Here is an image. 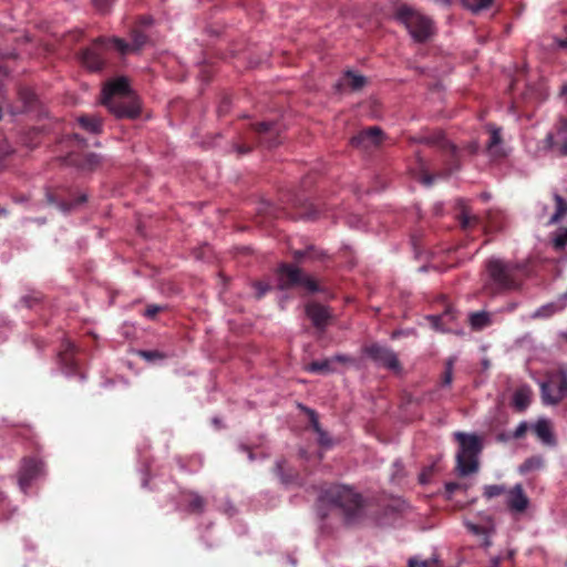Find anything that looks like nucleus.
Here are the masks:
<instances>
[{
	"label": "nucleus",
	"instance_id": "nucleus-1",
	"mask_svg": "<svg viewBox=\"0 0 567 567\" xmlns=\"http://www.w3.org/2000/svg\"><path fill=\"white\" fill-rule=\"evenodd\" d=\"M101 103L116 118L135 120L141 115V103L137 95L131 90L126 78L109 81L103 90Z\"/></svg>",
	"mask_w": 567,
	"mask_h": 567
},
{
	"label": "nucleus",
	"instance_id": "nucleus-2",
	"mask_svg": "<svg viewBox=\"0 0 567 567\" xmlns=\"http://www.w3.org/2000/svg\"><path fill=\"white\" fill-rule=\"evenodd\" d=\"M421 143L426 144L429 146H433L439 148L442 152L443 156V169L435 174H431L425 169V164L423 159L419 157V164L421 168L420 181L425 186H431L435 179V177H447L454 172L460 169V156L458 151L454 144L445 138V135L441 132H433L426 136L421 138Z\"/></svg>",
	"mask_w": 567,
	"mask_h": 567
},
{
	"label": "nucleus",
	"instance_id": "nucleus-3",
	"mask_svg": "<svg viewBox=\"0 0 567 567\" xmlns=\"http://www.w3.org/2000/svg\"><path fill=\"white\" fill-rule=\"evenodd\" d=\"M320 501L339 509L346 524L351 525L362 517L363 498L352 488L343 485H333L323 491Z\"/></svg>",
	"mask_w": 567,
	"mask_h": 567
},
{
	"label": "nucleus",
	"instance_id": "nucleus-4",
	"mask_svg": "<svg viewBox=\"0 0 567 567\" xmlns=\"http://www.w3.org/2000/svg\"><path fill=\"white\" fill-rule=\"evenodd\" d=\"M455 439L460 444L456 454V468L461 476H467L478 470L477 455L482 450L480 439L474 434L456 432Z\"/></svg>",
	"mask_w": 567,
	"mask_h": 567
},
{
	"label": "nucleus",
	"instance_id": "nucleus-5",
	"mask_svg": "<svg viewBox=\"0 0 567 567\" xmlns=\"http://www.w3.org/2000/svg\"><path fill=\"white\" fill-rule=\"evenodd\" d=\"M396 19L405 25L409 33L416 42H425L433 35V21L409 6H401L396 10Z\"/></svg>",
	"mask_w": 567,
	"mask_h": 567
},
{
	"label": "nucleus",
	"instance_id": "nucleus-6",
	"mask_svg": "<svg viewBox=\"0 0 567 567\" xmlns=\"http://www.w3.org/2000/svg\"><path fill=\"white\" fill-rule=\"evenodd\" d=\"M252 143L268 148L277 146L279 141V125L274 122H260L251 127L248 136L241 144H236L235 148L239 155L249 153L252 150Z\"/></svg>",
	"mask_w": 567,
	"mask_h": 567
},
{
	"label": "nucleus",
	"instance_id": "nucleus-7",
	"mask_svg": "<svg viewBox=\"0 0 567 567\" xmlns=\"http://www.w3.org/2000/svg\"><path fill=\"white\" fill-rule=\"evenodd\" d=\"M113 49L111 38L99 37L80 51L81 64L90 72H101L107 63V51Z\"/></svg>",
	"mask_w": 567,
	"mask_h": 567
},
{
	"label": "nucleus",
	"instance_id": "nucleus-8",
	"mask_svg": "<svg viewBox=\"0 0 567 567\" xmlns=\"http://www.w3.org/2000/svg\"><path fill=\"white\" fill-rule=\"evenodd\" d=\"M278 281L281 290L293 287H302L309 293L321 291L319 284L310 276L306 275L300 268L282 262L278 267Z\"/></svg>",
	"mask_w": 567,
	"mask_h": 567
},
{
	"label": "nucleus",
	"instance_id": "nucleus-9",
	"mask_svg": "<svg viewBox=\"0 0 567 567\" xmlns=\"http://www.w3.org/2000/svg\"><path fill=\"white\" fill-rule=\"evenodd\" d=\"M487 272L497 290H511L517 287L515 267L501 259H491L486 265Z\"/></svg>",
	"mask_w": 567,
	"mask_h": 567
},
{
	"label": "nucleus",
	"instance_id": "nucleus-10",
	"mask_svg": "<svg viewBox=\"0 0 567 567\" xmlns=\"http://www.w3.org/2000/svg\"><path fill=\"white\" fill-rule=\"evenodd\" d=\"M131 42L122 38L111 37L113 49L121 55L138 52L147 43L148 37L138 28H134L130 33Z\"/></svg>",
	"mask_w": 567,
	"mask_h": 567
},
{
	"label": "nucleus",
	"instance_id": "nucleus-11",
	"mask_svg": "<svg viewBox=\"0 0 567 567\" xmlns=\"http://www.w3.org/2000/svg\"><path fill=\"white\" fill-rule=\"evenodd\" d=\"M545 144L558 156H567V118H559L554 132L547 134Z\"/></svg>",
	"mask_w": 567,
	"mask_h": 567
},
{
	"label": "nucleus",
	"instance_id": "nucleus-12",
	"mask_svg": "<svg viewBox=\"0 0 567 567\" xmlns=\"http://www.w3.org/2000/svg\"><path fill=\"white\" fill-rule=\"evenodd\" d=\"M383 132L378 126H371L360 131L351 138V145L362 151H370L381 145Z\"/></svg>",
	"mask_w": 567,
	"mask_h": 567
},
{
	"label": "nucleus",
	"instance_id": "nucleus-13",
	"mask_svg": "<svg viewBox=\"0 0 567 567\" xmlns=\"http://www.w3.org/2000/svg\"><path fill=\"white\" fill-rule=\"evenodd\" d=\"M364 353L374 362L390 369L399 370L400 362L396 354L389 348L380 344H371L364 348Z\"/></svg>",
	"mask_w": 567,
	"mask_h": 567
},
{
	"label": "nucleus",
	"instance_id": "nucleus-14",
	"mask_svg": "<svg viewBox=\"0 0 567 567\" xmlns=\"http://www.w3.org/2000/svg\"><path fill=\"white\" fill-rule=\"evenodd\" d=\"M305 312L318 331H326L332 318L328 307L316 301H310L305 306Z\"/></svg>",
	"mask_w": 567,
	"mask_h": 567
},
{
	"label": "nucleus",
	"instance_id": "nucleus-15",
	"mask_svg": "<svg viewBox=\"0 0 567 567\" xmlns=\"http://www.w3.org/2000/svg\"><path fill=\"white\" fill-rule=\"evenodd\" d=\"M354 360L346 354H336L323 360L312 361L306 368L307 371L317 374H330L336 372L334 363H353Z\"/></svg>",
	"mask_w": 567,
	"mask_h": 567
},
{
	"label": "nucleus",
	"instance_id": "nucleus-16",
	"mask_svg": "<svg viewBox=\"0 0 567 567\" xmlns=\"http://www.w3.org/2000/svg\"><path fill=\"white\" fill-rule=\"evenodd\" d=\"M69 165L76 166L83 171H94L101 165V156L95 153L71 152L65 157Z\"/></svg>",
	"mask_w": 567,
	"mask_h": 567
},
{
	"label": "nucleus",
	"instance_id": "nucleus-17",
	"mask_svg": "<svg viewBox=\"0 0 567 567\" xmlns=\"http://www.w3.org/2000/svg\"><path fill=\"white\" fill-rule=\"evenodd\" d=\"M43 468V463L35 458H24L19 472L20 487L25 491L31 482L37 478Z\"/></svg>",
	"mask_w": 567,
	"mask_h": 567
},
{
	"label": "nucleus",
	"instance_id": "nucleus-18",
	"mask_svg": "<svg viewBox=\"0 0 567 567\" xmlns=\"http://www.w3.org/2000/svg\"><path fill=\"white\" fill-rule=\"evenodd\" d=\"M506 503L509 511L514 513H523L527 508L529 499L520 484L515 485L508 491Z\"/></svg>",
	"mask_w": 567,
	"mask_h": 567
},
{
	"label": "nucleus",
	"instance_id": "nucleus-19",
	"mask_svg": "<svg viewBox=\"0 0 567 567\" xmlns=\"http://www.w3.org/2000/svg\"><path fill=\"white\" fill-rule=\"evenodd\" d=\"M182 501L185 504V511L189 514L200 515L207 505V499L194 491H183Z\"/></svg>",
	"mask_w": 567,
	"mask_h": 567
},
{
	"label": "nucleus",
	"instance_id": "nucleus-20",
	"mask_svg": "<svg viewBox=\"0 0 567 567\" xmlns=\"http://www.w3.org/2000/svg\"><path fill=\"white\" fill-rule=\"evenodd\" d=\"M565 396V390L560 382L554 380L542 384V399L546 404H558Z\"/></svg>",
	"mask_w": 567,
	"mask_h": 567
},
{
	"label": "nucleus",
	"instance_id": "nucleus-21",
	"mask_svg": "<svg viewBox=\"0 0 567 567\" xmlns=\"http://www.w3.org/2000/svg\"><path fill=\"white\" fill-rule=\"evenodd\" d=\"M75 353V347L71 342H65L63 350L59 353L60 362L68 374H75L79 371Z\"/></svg>",
	"mask_w": 567,
	"mask_h": 567
},
{
	"label": "nucleus",
	"instance_id": "nucleus-22",
	"mask_svg": "<svg viewBox=\"0 0 567 567\" xmlns=\"http://www.w3.org/2000/svg\"><path fill=\"white\" fill-rule=\"evenodd\" d=\"M274 471L284 485L299 484L300 477L298 471L288 467L285 460L277 461Z\"/></svg>",
	"mask_w": 567,
	"mask_h": 567
},
{
	"label": "nucleus",
	"instance_id": "nucleus-23",
	"mask_svg": "<svg viewBox=\"0 0 567 567\" xmlns=\"http://www.w3.org/2000/svg\"><path fill=\"white\" fill-rule=\"evenodd\" d=\"M456 218L458 219L462 229L466 230L478 223V218L472 215L471 209L464 199L460 198L456 200Z\"/></svg>",
	"mask_w": 567,
	"mask_h": 567
},
{
	"label": "nucleus",
	"instance_id": "nucleus-24",
	"mask_svg": "<svg viewBox=\"0 0 567 567\" xmlns=\"http://www.w3.org/2000/svg\"><path fill=\"white\" fill-rule=\"evenodd\" d=\"M426 319L435 330L446 331L450 329L447 324L455 319V311L449 306L441 315H431Z\"/></svg>",
	"mask_w": 567,
	"mask_h": 567
},
{
	"label": "nucleus",
	"instance_id": "nucleus-25",
	"mask_svg": "<svg viewBox=\"0 0 567 567\" xmlns=\"http://www.w3.org/2000/svg\"><path fill=\"white\" fill-rule=\"evenodd\" d=\"M18 95L22 106L13 110L12 113H21L33 109L37 102V96L31 89L21 87L18 92Z\"/></svg>",
	"mask_w": 567,
	"mask_h": 567
},
{
	"label": "nucleus",
	"instance_id": "nucleus-26",
	"mask_svg": "<svg viewBox=\"0 0 567 567\" xmlns=\"http://www.w3.org/2000/svg\"><path fill=\"white\" fill-rule=\"evenodd\" d=\"M79 125L89 133L100 134L102 132V120L96 115H82L78 117Z\"/></svg>",
	"mask_w": 567,
	"mask_h": 567
},
{
	"label": "nucleus",
	"instance_id": "nucleus-27",
	"mask_svg": "<svg viewBox=\"0 0 567 567\" xmlns=\"http://www.w3.org/2000/svg\"><path fill=\"white\" fill-rule=\"evenodd\" d=\"M365 78L351 71H347L341 78L340 85L348 86L352 91H359L365 85Z\"/></svg>",
	"mask_w": 567,
	"mask_h": 567
},
{
	"label": "nucleus",
	"instance_id": "nucleus-28",
	"mask_svg": "<svg viewBox=\"0 0 567 567\" xmlns=\"http://www.w3.org/2000/svg\"><path fill=\"white\" fill-rule=\"evenodd\" d=\"M530 396L532 392L528 388L523 386L517 389L513 395L514 408L519 412L526 410L530 403Z\"/></svg>",
	"mask_w": 567,
	"mask_h": 567
},
{
	"label": "nucleus",
	"instance_id": "nucleus-29",
	"mask_svg": "<svg viewBox=\"0 0 567 567\" xmlns=\"http://www.w3.org/2000/svg\"><path fill=\"white\" fill-rule=\"evenodd\" d=\"M534 431L537 437L545 444H554L555 440L551 433L550 424L546 420H539L535 424Z\"/></svg>",
	"mask_w": 567,
	"mask_h": 567
},
{
	"label": "nucleus",
	"instance_id": "nucleus-30",
	"mask_svg": "<svg viewBox=\"0 0 567 567\" xmlns=\"http://www.w3.org/2000/svg\"><path fill=\"white\" fill-rule=\"evenodd\" d=\"M470 323L474 330H481L491 324L489 315L485 311L473 312L470 315Z\"/></svg>",
	"mask_w": 567,
	"mask_h": 567
},
{
	"label": "nucleus",
	"instance_id": "nucleus-31",
	"mask_svg": "<svg viewBox=\"0 0 567 567\" xmlns=\"http://www.w3.org/2000/svg\"><path fill=\"white\" fill-rule=\"evenodd\" d=\"M322 257V252L318 251L313 246H309L303 250H295L292 252V258L296 262H302L303 259H320Z\"/></svg>",
	"mask_w": 567,
	"mask_h": 567
},
{
	"label": "nucleus",
	"instance_id": "nucleus-32",
	"mask_svg": "<svg viewBox=\"0 0 567 567\" xmlns=\"http://www.w3.org/2000/svg\"><path fill=\"white\" fill-rule=\"evenodd\" d=\"M502 143L501 130L493 127L489 131V140L487 142V150L493 155H499L498 146Z\"/></svg>",
	"mask_w": 567,
	"mask_h": 567
},
{
	"label": "nucleus",
	"instance_id": "nucleus-33",
	"mask_svg": "<svg viewBox=\"0 0 567 567\" xmlns=\"http://www.w3.org/2000/svg\"><path fill=\"white\" fill-rule=\"evenodd\" d=\"M556 203V212L550 218V223H558L561 218L567 216V202L558 194L554 196Z\"/></svg>",
	"mask_w": 567,
	"mask_h": 567
},
{
	"label": "nucleus",
	"instance_id": "nucleus-34",
	"mask_svg": "<svg viewBox=\"0 0 567 567\" xmlns=\"http://www.w3.org/2000/svg\"><path fill=\"white\" fill-rule=\"evenodd\" d=\"M544 465V460L542 456H532L519 466V472L522 474H526L532 471H536L542 468Z\"/></svg>",
	"mask_w": 567,
	"mask_h": 567
},
{
	"label": "nucleus",
	"instance_id": "nucleus-35",
	"mask_svg": "<svg viewBox=\"0 0 567 567\" xmlns=\"http://www.w3.org/2000/svg\"><path fill=\"white\" fill-rule=\"evenodd\" d=\"M494 0H464V6L473 13H478L482 10L488 9Z\"/></svg>",
	"mask_w": 567,
	"mask_h": 567
},
{
	"label": "nucleus",
	"instance_id": "nucleus-36",
	"mask_svg": "<svg viewBox=\"0 0 567 567\" xmlns=\"http://www.w3.org/2000/svg\"><path fill=\"white\" fill-rule=\"evenodd\" d=\"M87 200V196L85 194H81L76 198H74L72 202H62L60 203L59 207L63 212H69L73 207L81 205Z\"/></svg>",
	"mask_w": 567,
	"mask_h": 567
},
{
	"label": "nucleus",
	"instance_id": "nucleus-37",
	"mask_svg": "<svg viewBox=\"0 0 567 567\" xmlns=\"http://www.w3.org/2000/svg\"><path fill=\"white\" fill-rule=\"evenodd\" d=\"M505 493V487L503 485H486L484 487V493L483 495L486 497V498H493V497H496V496H499L502 494Z\"/></svg>",
	"mask_w": 567,
	"mask_h": 567
},
{
	"label": "nucleus",
	"instance_id": "nucleus-38",
	"mask_svg": "<svg viewBox=\"0 0 567 567\" xmlns=\"http://www.w3.org/2000/svg\"><path fill=\"white\" fill-rule=\"evenodd\" d=\"M453 364L454 360L449 359L445 363V371L442 375V385H450L453 381Z\"/></svg>",
	"mask_w": 567,
	"mask_h": 567
},
{
	"label": "nucleus",
	"instance_id": "nucleus-39",
	"mask_svg": "<svg viewBox=\"0 0 567 567\" xmlns=\"http://www.w3.org/2000/svg\"><path fill=\"white\" fill-rule=\"evenodd\" d=\"M140 357L147 361L163 360L166 355L157 350H142L140 351Z\"/></svg>",
	"mask_w": 567,
	"mask_h": 567
},
{
	"label": "nucleus",
	"instance_id": "nucleus-40",
	"mask_svg": "<svg viewBox=\"0 0 567 567\" xmlns=\"http://www.w3.org/2000/svg\"><path fill=\"white\" fill-rule=\"evenodd\" d=\"M303 410L306 411V413H307V415L309 417V423H310V426L312 427V430L316 433L318 431H320L322 427L320 425L317 412L315 410H312V409H309V408H303Z\"/></svg>",
	"mask_w": 567,
	"mask_h": 567
},
{
	"label": "nucleus",
	"instance_id": "nucleus-41",
	"mask_svg": "<svg viewBox=\"0 0 567 567\" xmlns=\"http://www.w3.org/2000/svg\"><path fill=\"white\" fill-rule=\"evenodd\" d=\"M42 300V293L33 292L32 295H27L21 298V302L27 308H32L34 305L39 303Z\"/></svg>",
	"mask_w": 567,
	"mask_h": 567
},
{
	"label": "nucleus",
	"instance_id": "nucleus-42",
	"mask_svg": "<svg viewBox=\"0 0 567 567\" xmlns=\"http://www.w3.org/2000/svg\"><path fill=\"white\" fill-rule=\"evenodd\" d=\"M436 563V558L420 560L415 557H412L409 559V567H433Z\"/></svg>",
	"mask_w": 567,
	"mask_h": 567
},
{
	"label": "nucleus",
	"instance_id": "nucleus-43",
	"mask_svg": "<svg viewBox=\"0 0 567 567\" xmlns=\"http://www.w3.org/2000/svg\"><path fill=\"white\" fill-rule=\"evenodd\" d=\"M13 148L7 143L0 144V169L4 165V161L13 153Z\"/></svg>",
	"mask_w": 567,
	"mask_h": 567
},
{
	"label": "nucleus",
	"instance_id": "nucleus-44",
	"mask_svg": "<svg viewBox=\"0 0 567 567\" xmlns=\"http://www.w3.org/2000/svg\"><path fill=\"white\" fill-rule=\"evenodd\" d=\"M567 245V228L563 229L554 239V247L563 249Z\"/></svg>",
	"mask_w": 567,
	"mask_h": 567
},
{
	"label": "nucleus",
	"instance_id": "nucleus-45",
	"mask_svg": "<svg viewBox=\"0 0 567 567\" xmlns=\"http://www.w3.org/2000/svg\"><path fill=\"white\" fill-rule=\"evenodd\" d=\"M255 290H256V298L260 299L270 290V286L268 284L258 281L255 284Z\"/></svg>",
	"mask_w": 567,
	"mask_h": 567
},
{
	"label": "nucleus",
	"instance_id": "nucleus-46",
	"mask_svg": "<svg viewBox=\"0 0 567 567\" xmlns=\"http://www.w3.org/2000/svg\"><path fill=\"white\" fill-rule=\"evenodd\" d=\"M463 488V485L461 483H457V482H447L445 484V493H446V497L447 498H452L453 494Z\"/></svg>",
	"mask_w": 567,
	"mask_h": 567
},
{
	"label": "nucleus",
	"instance_id": "nucleus-47",
	"mask_svg": "<svg viewBox=\"0 0 567 567\" xmlns=\"http://www.w3.org/2000/svg\"><path fill=\"white\" fill-rule=\"evenodd\" d=\"M318 434V443L323 447H330L331 446V440L328 435V433L324 430H320L317 432Z\"/></svg>",
	"mask_w": 567,
	"mask_h": 567
},
{
	"label": "nucleus",
	"instance_id": "nucleus-48",
	"mask_svg": "<svg viewBox=\"0 0 567 567\" xmlns=\"http://www.w3.org/2000/svg\"><path fill=\"white\" fill-rule=\"evenodd\" d=\"M528 430L526 422H520L513 433L514 439H522Z\"/></svg>",
	"mask_w": 567,
	"mask_h": 567
},
{
	"label": "nucleus",
	"instance_id": "nucleus-49",
	"mask_svg": "<svg viewBox=\"0 0 567 567\" xmlns=\"http://www.w3.org/2000/svg\"><path fill=\"white\" fill-rule=\"evenodd\" d=\"M161 310L162 308L159 306L151 305L145 309L144 316L148 319H154Z\"/></svg>",
	"mask_w": 567,
	"mask_h": 567
},
{
	"label": "nucleus",
	"instance_id": "nucleus-50",
	"mask_svg": "<svg viewBox=\"0 0 567 567\" xmlns=\"http://www.w3.org/2000/svg\"><path fill=\"white\" fill-rule=\"evenodd\" d=\"M93 4L100 12H106L110 9L109 0H93Z\"/></svg>",
	"mask_w": 567,
	"mask_h": 567
},
{
	"label": "nucleus",
	"instance_id": "nucleus-51",
	"mask_svg": "<svg viewBox=\"0 0 567 567\" xmlns=\"http://www.w3.org/2000/svg\"><path fill=\"white\" fill-rule=\"evenodd\" d=\"M305 216L309 219H316L319 217V210L313 205H310Z\"/></svg>",
	"mask_w": 567,
	"mask_h": 567
},
{
	"label": "nucleus",
	"instance_id": "nucleus-52",
	"mask_svg": "<svg viewBox=\"0 0 567 567\" xmlns=\"http://www.w3.org/2000/svg\"><path fill=\"white\" fill-rule=\"evenodd\" d=\"M70 142H71V143L76 144L79 147H83V146H85V141H84V138L80 137L78 134H73V135L70 137Z\"/></svg>",
	"mask_w": 567,
	"mask_h": 567
},
{
	"label": "nucleus",
	"instance_id": "nucleus-53",
	"mask_svg": "<svg viewBox=\"0 0 567 567\" xmlns=\"http://www.w3.org/2000/svg\"><path fill=\"white\" fill-rule=\"evenodd\" d=\"M558 95H559L560 99L564 100L565 104H567V83H564L560 86Z\"/></svg>",
	"mask_w": 567,
	"mask_h": 567
},
{
	"label": "nucleus",
	"instance_id": "nucleus-54",
	"mask_svg": "<svg viewBox=\"0 0 567 567\" xmlns=\"http://www.w3.org/2000/svg\"><path fill=\"white\" fill-rule=\"evenodd\" d=\"M559 382L566 392L567 391V373L566 372L560 373Z\"/></svg>",
	"mask_w": 567,
	"mask_h": 567
},
{
	"label": "nucleus",
	"instance_id": "nucleus-55",
	"mask_svg": "<svg viewBox=\"0 0 567 567\" xmlns=\"http://www.w3.org/2000/svg\"><path fill=\"white\" fill-rule=\"evenodd\" d=\"M557 44L559 48L567 50V38L557 40Z\"/></svg>",
	"mask_w": 567,
	"mask_h": 567
},
{
	"label": "nucleus",
	"instance_id": "nucleus-56",
	"mask_svg": "<svg viewBox=\"0 0 567 567\" xmlns=\"http://www.w3.org/2000/svg\"><path fill=\"white\" fill-rule=\"evenodd\" d=\"M491 563H492L493 567H498L499 564H501V558L499 557H494V558H492Z\"/></svg>",
	"mask_w": 567,
	"mask_h": 567
},
{
	"label": "nucleus",
	"instance_id": "nucleus-57",
	"mask_svg": "<svg viewBox=\"0 0 567 567\" xmlns=\"http://www.w3.org/2000/svg\"><path fill=\"white\" fill-rule=\"evenodd\" d=\"M470 528L475 534H480L481 533V527L480 526L471 525Z\"/></svg>",
	"mask_w": 567,
	"mask_h": 567
},
{
	"label": "nucleus",
	"instance_id": "nucleus-58",
	"mask_svg": "<svg viewBox=\"0 0 567 567\" xmlns=\"http://www.w3.org/2000/svg\"><path fill=\"white\" fill-rule=\"evenodd\" d=\"M141 22H142L143 24H145V25H148V24H151L152 19H151V18H147V17H144V18H142V19H141Z\"/></svg>",
	"mask_w": 567,
	"mask_h": 567
},
{
	"label": "nucleus",
	"instance_id": "nucleus-59",
	"mask_svg": "<svg viewBox=\"0 0 567 567\" xmlns=\"http://www.w3.org/2000/svg\"><path fill=\"white\" fill-rule=\"evenodd\" d=\"M246 451H248V454H249V460L252 461L254 460V454L251 451H249L248 449L245 447Z\"/></svg>",
	"mask_w": 567,
	"mask_h": 567
},
{
	"label": "nucleus",
	"instance_id": "nucleus-60",
	"mask_svg": "<svg viewBox=\"0 0 567 567\" xmlns=\"http://www.w3.org/2000/svg\"><path fill=\"white\" fill-rule=\"evenodd\" d=\"M0 214H6V209L0 208Z\"/></svg>",
	"mask_w": 567,
	"mask_h": 567
}]
</instances>
